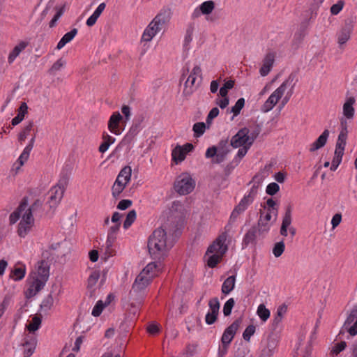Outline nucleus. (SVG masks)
<instances>
[{
	"label": "nucleus",
	"mask_w": 357,
	"mask_h": 357,
	"mask_svg": "<svg viewBox=\"0 0 357 357\" xmlns=\"http://www.w3.org/2000/svg\"><path fill=\"white\" fill-rule=\"evenodd\" d=\"M176 233V230L170 228L168 223H165L162 227L154 230L148 240V249L151 257L153 259L160 260L165 255L168 247L171 248L172 244L168 245L167 242V234Z\"/></svg>",
	"instance_id": "1"
},
{
	"label": "nucleus",
	"mask_w": 357,
	"mask_h": 357,
	"mask_svg": "<svg viewBox=\"0 0 357 357\" xmlns=\"http://www.w3.org/2000/svg\"><path fill=\"white\" fill-rule=\"evenodd\" d=\"M195 188V181L187 172H183L178 176L174 183L175 191L181 195L190 194Z\"/></svg>",
	"instance_id": "2"
},
{
	"label": "nucleus",
	"mask_w": 357,
	"mask_h": 357,
	"mask_svg": "<svg viewBox=\"0 0 357 357\" xmlns=\"http://www.w3.org/2000/svg\"><path fill=\"white\" fill-rule=\"evenodd\" d=\"M132 169L130 166H125L119 172L112 188V192L114 197L117 198L130 181Z\"/></svg>",
	"instance_id": "3"
},
{
	"label": "nucleus",
	"mask_w": 357,
	"mask_h": 357,
	"mask_svg": "<svg viewBox=\"0 0 357 357\" xmlns=\"http://www.w3.org/2000/svg\"><path fill=\"white\" fill-rule=\"evenodd\" d=\"M67 183L68 179L63 178L59 180L56 185L50 189V192L51 195L49 200L50 208L56 206L60 202L64 193L65 186L67 185Z\"/></svg>",
	"instance_id": "4"
},
{
	"label": "nucleus",
	"mask_w": 357,
	"mask_h": 357,
	"mask_svg": "<svg viewBox=\"0 0 357 357\" xmlns=\"http://www.w3.org/2000/svg\"><path fill=\"white\" fill-rule=\"evenodd\" d=\"M227 238V233L223 232L213 241V243L208 248L206 255L221 254L224 255L228 250V247L225 244Z\"/></svg>",
	"instance_id": "5"
},
{
	"label": "nucleus",
	"mask_w": 357,
	"mask_h": 357,
	"mask_svg": "<svg viewBox=\"0 0 357 357\" xmlns=\"http://www.w3.org/2000/svg\"><path fill=\"white\" fill-rule=\"evenodd\" d=\"M249 132L250 130L244 127L240 129L238 132L234 135L231 139L230 145L234 148H239L244 146L250 147L252 145H249Z\"/></svg>",
	"instance_id": "6"
},
{
	"label": "nucleus",
	"mask_w": 357,
	"mask_h": 357,
	"mask_svg": "<svg viewBox=\"0 0 357 357\" xmlns=\"http://www.w3.org/2000/svg\"><path fill=\"white\" fill-rule=\"evenodd\" d=\"M355 20L353 17L347 18L344 20V26L342 27L338 35V43L342 45L345 44L350 38L354 29Z\"/></svg>",
	"instance_id": "7"
},
{
	"label": "nucleus",
	"mask_w": 357,
	"mask_h": 357,
	"mask_svg": "<svg viewBox=\"0 0 357 357\" xmlns=\"http://www.w3.org/2000/svg\"><path fill=\"white\" fill-rule=\"evenodd\" d=\"M241 324V319H236L230 326H229L224 331L221 337L222 344H230L235 336L238 328Z\"/></svg>",
	"instance_id": "8"
},
{
	"label": "nucleus",
	"mask_w": 357,
	"mask_h": 357,
	"mask_svg": "<svg viewBox=\"0 0 357 357\" xmlns=\"http://www.w3.org/2000/svg\"><path fill=\"white\" fill-rule=\"evenodd\" d=\"M228 153L225 151H218V148L213 146L207 149L205 156L206 158H213V163L220 164L225 160Z\"/></svg>",
	"instance_id": "9"
},
{
	"label": "nucleus",
	"mask_w": 357,
	"mask_h": 357,
	"mask_svg": "<svg viewBox=\"0 0 357 357\" xmlns=\"http://www.w3.org/2000/svg\"><path fill=\"white\" fill-rule=\"evenodd\" d=\"M33 223V218H30V216L29 215H23L22 219L18 225V235L22 238L25 237L31 230V228L32 227Z\"/></svg>",
	"instance_id": "10"
},
{
	"label": "nucleus",
	"mask_w": 357,
	"mask_h": 357,
	"mask_svg": "<svg viewBox=\"0 0 357 357\" xmlns=\"http://www.w3.org/2000/svg\"><path fill=\"white\" fill-rule=\"evenodd\" d=\"M33 278V281L30 284L29 287L26 290L25 295L27 298H30L34 296L38 292H39L45 286L46 282L40 280L38 277L31 275Z\"/></svg>",
	"instance_id": "11"
},
{
	"label": "nucleus",
	"mask_w": 357,
	"mask_h": 357,
	"mask_svg": "<svg viewBox=\"0 0 357 357\" xmlns=\"http://www.w3.org/2000/svg\"><path fill=\"white\" fill-rule=\"evenodd\" d=\"M153 277V275H146L140 273L137 276L132 284V288L137 290L145 291L146 288L151 282Z\"/></svg>",
	"instance_id": "12"
},
{
	"label": "nucleus",
	"mask_w": 357,
	"mask_h": 357,
	"mask_svg": "<svg viewBox=\"0 0 357 357\" xmlns=\"http://www.w3.org/2000/svg\"><path fill=\"white\" fill-rule=\"evenodd\" d=\"M122 119L123 116L119 112H114L108 121V129L109 131L116 135H120L119 123Z\"/></svg>",
	"instance_id": "13"
},
{
	"label": "nucleus",
	"mask_w": 357,
	"mask_h": 357,
	"mask_svg": "<svg viewBox=\"0 0 357 357\" xmlns=\"http://www.w3.org/2000/svg\"><path fill=\"white\" fill-rule=\"evenodd\" d=\"M38 269L36 272H33L31 275L38 277L39 279L47 282L50 275V267L45 260H41L38 263Z\"/></svg>",
	"instance_id": "14"
},
{
	"label": "nucleus",
	"mask_w": 357,
	"mask_h": 357,
	"mask_svg": "<svg viewBox=\"0 0 357 357\" xmlns=\"http://www.w3.org/2000/svg\"><path fill=\"white\" fill-rule=\"evenodd\" d=\"M171 15L172 12L169 8H163L155 17L154 23H157L158 26H160L162 29L170 20Z\"/></svg>",
	"instance_id": "15"
},
{
	"label": "nucleus",
	"mask_w": 357,
	"mask_h": 357,
	"mask_svg": "<svg viewBox=\"0 0 357 357\" xmlns=\"http://www.w3.org/2000/svg\"><path fill=\"white\" fill-rule=\"evenodd\" d=\"M275 61V54L268 53L263 61V65L260 68L259 73L261 76H266L271 71Z\"/></svg>",
	"instance_id": "16"
},
{
	"label": "nucleus",
	"mask_w": 357,
	"mask_h": 357,
	"mask_svg": "<svg viewBox=\"0 0 357 357\" xmlns=\"http://www.w3.org/2000/svg\"><path fill=\"white\" fill-rule=\"evenodd\" d=\"M28 199L27 197H24L17 209L10 215L9 221L10 225L15 224L20 219L21 213L25 211L27 207Z\"/></svg>",
	"instance_id": "17"
},
{
	"label": "nucleus",
	"mask_w": 357,
	"mask_h": 357,
	"mask_svg": "<svg viewBox=\"0 0 357 357\" xmlns=\"http://www.w3.org/2000/svg\"><path fill=\"white\" fill-rule=\"evenodd\" d=\"M29 44V42L22 40L17 45H15L13 50L8 54V63H13L15 59L20 55V54L28 47Z\"/></svg>",
	"instance_id": "18"
},
{
	"label": "nucleus",
	"mask_w": 357,
	"mask_h": 357,
	"mask_svg": "<svg viewBox=\"0 0 357 357\" xmlns=\"http://www.w3.org/2000/svg\"><path fill=\"white\" fill-rule=\"evenodd\" d=\"M259 234V231L257 226H252L245 234L242 245L243 247H247L250 244L255 245L257 243V237Z\"/></svg>",
	"instance_id": "19"
},
{
	"label": "nucleus",
	"mask_w": 357,
	"mask_h": 357,
	"mask_svg": "<svg viewBox=\"0 0 357 357\" xmlns=\"http://www.w3.org/2000/svg\"><path fill=\"white\" fill-rule=\"evenodd\" d=\"M291 206L289 204L285 210V213L282 219L280 227V234L284 236H287V228L291 223Z\"/></svg>",
	"instance_id": "20"
},
{
	"label": "nucleus",
	"mask_w": 357,
	"mask_h": 357,
	"mask_svg": "<svg viewBox=\"0 0 357 357\" xmlns=\"http://www.w3.org/2000/svg\"><path fill=\"white\" fill-rule=\"evenodd\" d=\"M35 138L36 135L34 134L33 137L29 141V144L24 148L23 152L21 153L20 156L17 159V162L19 163V166L16 167L17 169H19L20 167H22L24 164V162L29 159L30 152L33 147Z\"/></svg>",
	"instance_id": "21"
},
{
	"label": "nucleus",
	"mask_w": 357,
	"mask_h": 357,
	"mask_svg": "<svg viewBox=\"0 0 357 357\" xmlns=\"http://www.w3.org/2000/svg\"><path fill=\"white\" fill-rule=\"evenodd\" d=\"M329 136V130H324L322 134L313 142L310 147V151L314 152L325 146Z\"/></svg>",
	"instance_id": "22"
},
{
	"label": "nucleus",
	"mask_w": 357,
	"mask_h": 357,
	"mask_svg": "<svg viewBox=\"0 0 357 357\" xmlns=\"http://www.w3.org/2000/svg\"><path fill=\"white\" fill-rule=\"evenodd\" d=\"M356 102L354 97H349L343 105V115L347 119H352L354 116V107L353 105Z\"/></svg>",
	"instance_id": "23"
},
{
	"label": "nucleus",
	"mask_w": 357,
	"mask_h": 357,
	"mask_svg": "<svg viewBox=\"0 0 357 357\" xmlns=\"http://www.w3.org/2000/svg\"><path fill=\"white\" fill-rule=\"evenodd\" d=\"M145 293L141 290H137L132 287L129 293V298L131 301L132 306L139 305L143 303Z\"/></svg>",
	"instance_id": "24"
},
{
	"label": "nucleus",
	"mask_w": 357,
	"mask_h": 357,
	"mask_svg": "<svg viewBox=\"0 0 357 357\" xmlns=\"http://www.w3.org/2000/svg\"><path fill=\"white\" fill-rule=\"evenodd\" d=\"M77 29L74 28L70 31L66 33L58 43L56 48L58 50L63 48L67 43H70L74 38L77 35Z\"/></svg>",
	"instance_id": "25"
},
{
	"label": "nucleus",
	"mask_w": 357,
	"mask_h": 357,
	"mask_svg": "<svg viewBox=\"0 0 357 357\" xmlns=\"http://www.w3.org/2000/svg\"><path fill=\"white\" fill-rule=\"evenodd\" d=\"M280 99L278 95H276L273 92L262 105L261 110L264 112H269L273 108Z\"/></svg>",
	"instance_id": "26"
},
{
	"label": "nucleus",
	"mask_w": 357,
	"mask_h": 357,
	"mask_svg": "<svg viewBox=\"0 0 357 357\" xmlns=\"http://www.w3.org/2000/svg\"><path fill=\"white\" fill-rule=\"evenodd\" d=\"M172 160L178 164L183 161L185 158L186 153L183 150V147L180 145H177L173 150L172 153Z\"/></svg>",
	"instance_id": "27"
},
{
	"label": "nucleus",
	"mask_w": 357,
	"mask_h": 357,
	"mask_svg": "<svg viewBox=\"0 0 357 357\" xmlns=\"http://www.w3.org/2000/svg\"><path fill=\"white\" fill-rule=\"evenodd\" d=\"M236 282V277L231 275L228 277L223 282L222 285V292L224 294H229L234 288Z\"/></svg>",
	"instance_id": "28"
},
{
	"label": "nucleus",
	"mask_w": 357,
	"mask_h": 357,
	"mask_svg": "<svg viewBox=\"0 0 357 357\" xmlns=\"http://www.w3.org/2000/svg\"><path fill=\"white\" fill-rule=\"evenodd\" d=\"M43 202L39 199L35 200V202L30 206L27 209L26 208L24 215H29L30 218H33V213L40 211L43 206Z\"/></svg>",
	"instance_id": "29"
},
{
	"label": "nucleus",
	"mask_w": 357,
	"mask_h": 357,
	"mask_svg": "<svg viewBox=\"0 0 357 357\" xmlns=\"http://www.w3.org/2000/svg\"><path fill=\"white\" fill-rule=\"evenodd\" d=\"M244 105L245 99L243 98H241L236 101L234 106H233L231 109H227V113H233V117L231 118L232 120L234 119V116H236L240 114Z\"/></svg>",
	"instance_id": "30"
},
{
	"label": "nucleus",
	"mask_w": 357,
	"mask_h": 357,
	"mask_svg": "<svg viewBox=\"0 0 357 357\" xmlns=\"http://www.w3.org/2000/svg\"><path fill=\"white\" fill-rule=\"evenodd\" d=\"M264 211L260 210V217L258 220L257 222V229L259 231V234H263L264 233H267L270 229V225L268 222L264 221L263 219Z\"/></svg>",
	"instance_id": "31"
},
{
	"label": "nucleus",
	"mask_w": 357,
	"mask_h": 357,
	"mask_svg": "<svg viewBox=\"0 0 357 357\" xmlns=\"http://www.w3.org/2000/svg\"><path fill=\"white\" fill-rule=\"evenodd\" d=\"M196 78L197 77L193 76V75H190L188 76L187 80L185 82V88L183 92L185 96H189L192 93L193 90L192 89V86H194Z\"/></svg>",
	"instance_id": "32"
},
{
	"label": "nucleus",
	"mask_w": 357,
	"mask_h": 357,
	"mask_svg": "<svg viewBox=\"0 0 357 357\" xmlns=\"http://www.w3.org/2000/svg\"><path fill=\"white\" fill-rule=\"evenodd\" d=\"M25 273V267H15L10 272V278L15 281L21 280L24 278Z\"/></svg>",
	"instance_id": "33"
},
{
	"label": "nucleus",
	"mask_w": 357,
	"mask_h": 357,
	"mask_svg": "<svg viewBox=\"0 0 357 357\" xmlns=\"http://www.w3.org/2000/svg\"><path fill=\"white\" fill-rule=\"evenodd\" d=\"M102 139L104 141L98 149L100 153H105L109 146L115 142V139L107 134H103Z\"/></svg>",
	"instance_id": "34"
},
{
	"label": "nucleus",
	"mask_w": 357,
	"mask_h": 357,
	"mask_svg": "<svg viewBox=\"0 0 357 357\" xmlns=\"http://www.w3.org/2000/svg\"><path fill=\"white\" fill-rule=\"evenodd\" d=\"M160 31V28L158 26H155V29H152V25L148 26L143 33L142 40L146 42L151 41L153 36Z\"/></svg>",
	"instance_id": "35"
},
{
	"label": "nucleus",
	"mask_w": 357,
	"mask_h": 357,
	"mask_svg": "<svg viewBox=\"0 0 357 357\" xmlns=\"http://www.w3.org/2000/svg\"><path fill=\"white\" fill-rule=\"evenodd\" d=\"M36 345V340L31 338L29 340H26L23 343V346L26 347L24 350V357H30L34 351Z\"/></svg>",
	"instance_id": "36"
},
{
	"label": "nucleus",
	"mask_w": 357,
	"mask_h": 357,
	"mask_svg": "<svg viewBox=\"0 0 357 357\" xmlns=\"http://www.w3.org/2000/svg\"><path fill=\"white\" fill-rule=\"evenodd\" d=\"M297 75L298 70L293 71L290 73L287 79L284 81L287 86H290V89L289 91H292L294 92V87L298 81Z\"/></svg>",
	"instance_id": "37"
},
{
	"label": "nucleus",
	"mask_w": 357,
	"mask_h": 357,
	"mask_svg": "<svg viewBox=\"0 0 357 357\" xmlns=\"http://www.w3.org/2000/svg\"><path fill=\"white\" fill-rule=\"evenodd\" d=\"M246 208H247V207L245 205H243V204L239 202V204L236 206H235V208H234V210L231 214V216L229 218V222H234L236 220V219L238 218V216L241 213L244 212L246 210Z\"/></svg>",
	"instance_id": "38"
},
{
	"label": "nucleus",
	"mask_w": 357,
	"mask_h": 357,
	"mask_svg": "<svg viewBox=\"0 0 357 357\" xmlns=\"http://www.w3.org/2000/svg\"><path fill=\"white\" fill-rule=\"evenodd\" d=\"M33 121H29V123L24 128L23 130L20 132L18 135V140L20 142L22 143V142L25 141L31 130L33 129Z\"/></svg>",
	"instance_id": "39"
},
{
	"label": "nucleus",
	"mask_w": 357,
	"mask_h": 357,
	"mask_svg": "<svg viewBox=\"0 0 357 357\" xmlns=\"http://www.w3.org/2000/svg\"><path fill=\"white\" fill-rule=\"evenodd\" d=\"M215 3L213 1H207L200 5V10L204 15H208L212 13L214 9Z\"/></svg>",
	"instance_id": "40"
},
{
	"label": "nucleus",
	"mask_w": 357,
	"mask_h": 357,
	"mask_svg": "<svg viewBox=\"0 0 357 357\" xmlns=\"http://www.w3.org/2000/svg\"><path fill=\"white\" fill-rule=\"evenodd\" d=\"M192 130L194 132V136L199 137L202 136L206 130V124L204 122H197L193 125Z\"/></svg>",
	"instance_id": "41"
},
{
	"label": "nucleus",
	"mask_w": 357,
	"mask_h": 357,
	"mask_svg": "<svg viewBox=\"0 0 357 357\" xmlns=\"http://www.w3.org/2000/svg\"><path fill=\"white\" fill-rule=\"evenodd\" d=\"M54 303V298L52 297V295L50 294L47 297L44 298L43 301L41 305H40V310L42 311H48L50 310L52 307L53 306Z\"/></svg>",
	"instance_id": "42"
},
{
	"label": "nucleus",
	"mask_w": 357,
	"mask_h": 357,
	"mask_svg": "<svg viewBox=\"0 0 357 357\" xmlns=\"http://www.w3.org/2000/svg\"><path fill=\"white\" fill-rule=\"evenodd\" d=\"M41 318L38 316H34L32 318L31 322L26 326L29 332H35L37 331L41 324Z\"/></svg>",
	"instance_id": "43"
},
{
	"label": "nucleus",
	"mask_w": 357,
	"mask_h": 357,
	"mask_svg": "<svg viewBox=\"0 0 357 357\" xmlns=\"http://www.w3.org/2000/svg\"><path fill=\"white\" fill-rule=\"evenodd\" d=\"M136 216V211L135 210L130 211L127 214L126 218L123 222V228L126 229L129 228L135 222Z\"/></svg>",
	"instance_id": "44"
},
{
	"label": "nucleus",
	"mask_w": 357,
	"mask_h": 357,
	"mask_svg": "<svg viewBox=\"0 0 357 357\" xmlns=\"http://www.w3.org/2000/svg\"><path fill=\"white\" fill-rule=\"evenodd\" d=\"M257 314L262 321H266L270 317V311L264 304H260L257 309Z\"/></svg>",
	"instance_id": "45"
},
{
	"label": "nucleus",
	"mask_w": 357,
	"mask_h": 357,
	"mask_svg": "<svg viewBox=\"0 0 357 357\" xmlns=\"http://www.w3.org/2000/svg\"><path fill=\"white\" fill-rule=\"evenodd\" d=\"M223 255L221 254H213L207 259V265L211 268H214L221 261Z\"/></svg>",
	"instance_id": "46"
},
{
	"label": "nucleus",
	"mask_w": 357,
	"mask_h": 357,
	"mask_svg": "<svg viewBox=\"0 0 357 357\" xmlns=\"http://www.w3.org/2000/svg\"><path fill=\"white\" fill-rule=\"evenodd\" d=\"M285 245L283 241L278 242L273 248V253L275 257H280L284 251Z\"/></svg>",
	"instance_id": "47"
},
{
	"label": "nucleus",
	"mask_w": 357,
	"mask_h": 357,
	"mask_svg": "<svg viewBox=\"0 0 357 357\" xmlns=\"http://www.w3.org/2000/svg\"><path fill=\"white\" fill-rule=\"evenodd\" d=\"M234 86V80L227 81L220 89L219 93L222 97L227 96L228 91L231 89Z\"/></svg>",
	"instance_id": "48"
},
{
	"label": "nucleus",
	"mask_w": 357,
	"mask_h": 357,
	"mask_svg": "<svg viewBox=\"0 0 357 357\" xmlns=\"http://www.w3.org/2000/svg\"><path fill=\"white\" fill-rule=\"evenodd\" d=\"M235 305V301L233 298H229L225 303L223 307V314L225 317H228L231 314L232 308Z\"/></svg>",
	"instance_id": "49"
},
{
	"label": "nucleus",
	"mask_w": 357,
	"mask_h": 357,
	"mask_svg": "<svg viewBox=\"0 0 357 357\" xmlns=\"http://www.w3.org/2000/svg\"><path fill=\"white\" fill-rule=\"evenodd\" d=\"M57 12L54 16V17L52 19V20L50 22L49 26L50 28L54 27L56 25V22L59 20V19L61 17V15L63 14L65 11V5H63L62 7L57 8Z\"/></svg>",
	"instance_id": "50"
},
{
	"label": "nucleus",
	"mask_w": 357,
	"mask_h": 357,
	"mask_svg": "<svg viewBox=\"0 0 357 357\" xmlns=\"http://www.w3.org/2000/svg\"><path fill=\"white\" fill-rule=\"evenodd\" d=\"M208 306L211 312L218 313L220 310V302L217 297L213 298L208 301Z\"/></svg>",
	"instance_id": "51"
},
{
	"label": "nucleus",
	"mask_w": 357,
	"mask_h": 357,
	"mask_svg": "<svg viewBox=\"0 0 357 357\" xmlns=\"http://www.w3.org/2000/svg\"><path fill=\"white\" fill-rule=\"evenodd\" d=\"M105 307V305L103 303V302L101 300L98 301L96 303L94 307L93 308L92 313H91L92 315L94 317L100 316Z\"/></svg>",
	"instance_id": "52"
},
{
	"label": "nucleus",
	"mask_w": 357,
	"mask_h": 357,
	"mask_svg": "<svg viewBox=\"0 0 357 357\" xmlns=\"http://www.w3.org/2000/svg\"><path fill=\"white\" fill-rule=\"evenodd\" d=\"M255 326L252 324L249 325L243 333V337L245 341H250L252 335L255 333Z\"/></svg>",
	"instance_id": "53"
},
{
	"label": "nucleus",
	"mask_w": 357,
	"mask_h": 357,
	"mask_svg": "<svg viewBox=\"0 0 357 357\" xmlns=\"http://www.w3.org/2000/svg\"><path fill=\"white\" fill-rule=\"evenodd\" d=\"M115 239L116 238L110 239L109 236H107L105 243V254L107 255V257H109L114 255V250L112 248Z\"/></svg>",
	"instance_id": "54"
},
{
	"label": "nucleus",
	"mask_w": 357,
	"mask_h": 357,
	"mask_svg": "<svg viewBox=\"0 0 357 357\" xmlns=\"http://www.w3.org/2000/svg\"><path fill=\"white\" fill-rule=\"evenodd\" d=\"M280 190V186L276 183H269L267 187L266 192L269 195H275L278 191Z\"/></svg>",
	"instance_id": "55"
},
{
	"label": "nucleus",
	"mask_w": 357,
	"mask_h": 357,
	"mask_svg": "<svg viewBox=\"0 0 357 357\" xmlns=\"http://www.w3.org/2000/svg\"><path fill=\"white\" fill-rule=\"evenodd\" d=\"M65 64V61L62 59H58L50 68L49 73L54 74L55 72L59 70Z\"/></svg>",
	"instance_id": "56"
},
{
	"label": "nucleus",
	"mask_w": 357,
	"mask_h": 357,
	"mask_svg": "<svg viewBox=\"0 0 357 357\" xmlns=\"http://www.w3.org/2000/svg\"><path fill=\"white\" fill-rule=\"evenodd\" d=\"M249 149L250 147H248V146H243V148H240L238 149L237 155L234 158L236 165H238L241 159L245 155Z\"/></svg>",
	"instance_id": "57"
},
{
	"label": "nucleus",
	"mask_w": 357,
	"mask_h": 357,
	"mask_svg": "<svg viewBox=\"0 0 357 357\" xmlns=\"http://www.w3.org/2000/svg\"><path fill=\"white\" fill-rule=\"evenodd\" d=\"M344 4V3L342 0L337 1L331 7V13L333 15H337L343 8Z\"/></svg>",
	"instance_id": "58"
},
{
	"label": "nucleus",
	"mask_w": 357,
	"mask_h": 357,
	"mask_svg": "<svg viewBox=\"0 0 357 357\" xmlns=\"http://www.w3.org/2000/svg\"><path fill=\"white\" fill-rule=\"evenodd\" d=\"M218 313L208 312L205 317L206 323L208 325L214 324L218 319Z\"/></svg>",
	"instance_id": "59"
},
{
	"label": "nucleus",
	"mask_w": 357,
	"mask_h": 357,
	"mask_svg": "<svg viewBox=\"0 0 357 357\" xmlns=\"http://www.w3.org/2000/svg\"><path fill=\"white\" fill-rule=\"evenodd\" d=\"M100 275L99 273L93 272L88 278V287H93L98 282Z\"/></svg>",
	"instance_id": "60"
},
{
	"label": "nucleus",
	"mask_w": 357,
	"mask_h": 357,
	"mask_svg": "<svg viewBox=\"0 0 357 357\" xmlns=\"http://www.w3.org/2000/svg\"><path fill=\"white\" fill-rule=\"evenodd\" d=\"M216 147L218 148V151H225L227 153L230 151L229 146L228 145V139H221Z\"/></svg>",
	"instance_id": "61"
},
{
	"label": "nucleus",
	"mask_w": 357,
	"mask_h": 357,
	"mask_svg": "<svg viewBox=\"0 0 357 357\" xmlns=\"http://www.w3.org/2000/svg\"><path fill=\"white\" fill-rule=\"evenodd\" d=\"M347 347V343L344 341H342L340 343L335 344L333 350L331 351L333 354L337 355Z\"/></svg>",
	"instance_id": "62"
},
{
	"label": "nucleus",
	"mask_w": 357,
	"mask_h": 357,
	"mask_svg": "<svg viewBox=\"0 0 357 357\" xmlns=\"http://www.w3.org/2000/svg\"><path fill=\"white\" fill-rule=\"evenodd\" d=\"M120 226L121 223H115L109 228L107 236H109L110 239L116 238V234L119 231Z\"/></svg>",
	"instance_id": "63"
},
{
	"label": "nucleus",
	"mask_w": 357,
	"mask_h": 357,
	"mask_svg": "<svg viewBox=\"0 0 357 357\" xmlns=\"http://www.w3.org/2000/svg\"><path fill=\"white\" fill-rule=\"evenodd\" d=\"M157 267L155 262H151L146 265L145 268L142 271L141 273L146 275H151L150 273L153 272Z\"/></svg>",
	"instance_id": "64"
}]
</instances>
